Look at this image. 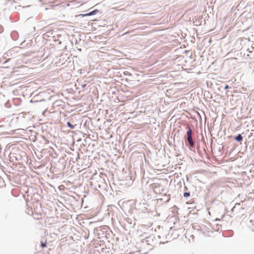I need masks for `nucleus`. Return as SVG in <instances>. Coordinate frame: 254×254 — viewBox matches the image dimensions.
I'll use <instances>...</instances> for the list:
<instances>
[{"label": "nucleus", "mask_w": 254, "mask_h": 254, "mask_svg": "<svg viewBox=\"0 0 254 254\" xmlns=\"http://www.w3.org/2000/svg\"><path fill=\"white\" fill-rule=\"evenodd\" d=\"M187 140L188 142H189V144L191 147H193L194 146V143L192 141V137L191 136H189L187 137Z\"/></svg>", "instance_id": "1"}, {"label": "nucleus", "mask_w": 254, "mask_h": 254, "mask_svg": "<svg viewBox=\"0 0 254 254\" xmlns=\"http://www.w3.org/2000/svg\"><path fill=\"white\" fill-rule=\"evenodd\" d=\"M98 11V10L97 9H95V10L89 12V13L85 14V16L92 15L95 14Z\"/></svg>", "instance_id": "2"}, {"label": "nucleus", "mask_w": 254, "mask_h": 254, "mask_svg": "<svg viewBox=\"0 0 254 254\" xmlns=\"http://www.w3.org/2000/svg\"><path fill=\"white\" fill-rule=\"evenodd\" d=\"M235 139L238 141H241L242 140L243 137L242 135L240 134H239L235 137Z\"/></svg>", "instance_id": "3"}, {"label": "nucleus", "mask_w": 254, "mask_h": 254, "mask_svg": "<svg viewBox=\"0 0 254 254\" xmlns=\"http://www.w3.org/2000/svg\"><path fill=\"white\" fill-rule=\"evenodd\" d=\"M188 130L187 131V135L189 136H191V129L189 127H187Z\"/></svg>", "instance_id": "4"}, {"label": "nucleus", "mask_w": 254, "mask_h": 254, "mask_svg": "<svg viewBox=\"0 0 254 254\" xmlns=\"http://www.w3.org/2000/svg\"><path fill=\"white\" fill-rule=\"evenodd\" d=\"M47 242L45 241V242H41V246L42 248H44L46 247Z\"/></svg>", "instance_id": "5"}, {"label": "nucleus", "mask_w": 254, "mask_h": 254, "mask_svg": "<svg viewBox=\"0 0 254 254\" xmlns=\"http://www.w3.org/2000/svg\"><path fill=\"white\" fill-rule=\"evenodd\" d=\"M67 125L68 127H70L71 128H73L74 127V126L69 122L67 123Z\"/></svg>", "instance_id": "6"}, {"label": "nucleus", "mask_w": 254, "mask_h": 254, "mask_svg": "<svg viewBox=\"0 0 254 254\" xmlns=\"http://www.w3.org/2000/svg\"><path fill=\"white\" fill-rule=\"evenodd\" d=\"M190 195V194L189 192H185L184 193V197H188V196H189Z\"/></svg>", "instance_id": "7"}, {"label": "nucleus", "mask_w": 254, "mask_h": 254, "mask_svg": "<svg viewBox=\"0 0 254 254\" xmlns=\"http://www.w3.org/2000/svg\"><path fill=\"white\" fill-rule=\"evenodd\" d=\"M228 88H229V86L228 85H225V86L224 87V89L225 90L228 89Z\"/></svg>", "instance_id": "8"}]
</instances>
